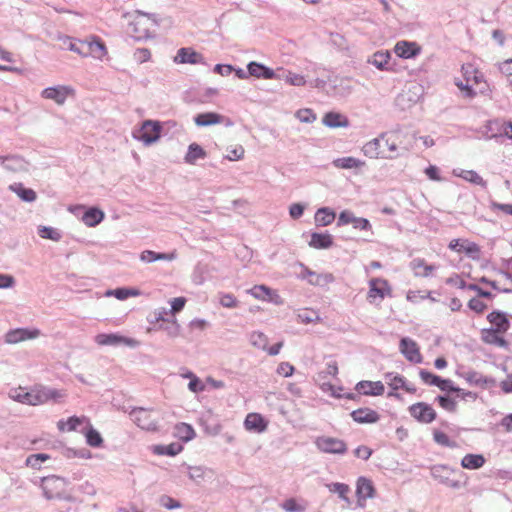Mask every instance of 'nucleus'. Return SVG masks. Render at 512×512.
I'll return each instance as SVG.
<instances>
[{
    "instance_id": "obj_1",
    "label": "nucleus",
    "mask_w": 512,
    "mask_h": 512,
    "mask_svg": "<svg viewBox=\"0 0 512 512\" xmlns=\"http://www.w3.org/2000/svg\"><path fill=\"white\" fill-rule=\"evenodd\" d=\"M362 151L365 156L375 159H394L399 155L397 143L388 133H382L379 137L367 142Z\"/></svg>"
},
{
    "instance_id": "obj_2",
    "label": "nucleus",
    "mask_w": 512,
    "mask_h": 512,
    "mask_svg": "<svg viewBox=\"0 0 512 512\" xmlns=\"http://www.w3.org/2000/svg\"><path fill=\"white\" fill-rule=\"evenodd\" d=\"M430 474L439 483L453 489H460L467 484V477L462 471H455L446 465L432 466Z\"/></svg>"
},
{
    "instance_id": "obj_3",
    "label": "nucleus",
    "mask_w": 512,
    "mask_h": 512,
    "mask_svg": "<svg viewBox=\"0 0 512 512\" xmlns=\"http://www.w3.org/2000/svg\"><path fill=\"white\" fill-rule=\"evenodd\" d=\"M156 20L147 13L137 11L133 21L129 24V32L136 40L147 39L152 36Z\"/></svg>"
},
{
    "instance_id": "obj_4",
    "label": "nucleus",
    "mask_w": 512,
    "mask_h": 512,
    "mask_svg": "<svg viewBox=\"0 0 512 512\" xmlns=\"http://www.w3.org/2000/svg\"><path fill=\"white\" fill-rule=\"evenodd\" d=\"M39 485L43 491V496L47 500L63 499L67 481L65 478L56 475H50L41 477L39 479Z\"/></svg>"
},
{
    "instance_id": "obj_5",
    "label": "nucleus",
    "mask_w": 512,
    "mask_h": 512,
    "mask_svg": "<svg viewBox=\"0 0 512 512\" xmlns=\"http://www.w3.org/2000/svg\"><path fill=\"white\" fill-rule=\"evenodd\" d=\"M34 406L42 405L48 402L61 403L66 397L65 390L55 389L42 384L32 386Z\"/></svg>"
},
{
    "instance_id": "obj_6",
    "label": "nucleus",
    "mask_w": 512,
    "mask_h": 512,
    "mask_svg": "<svg viewBox=\"0 0 512 512\" xmlns=\"http://www.w3.org/2000/svg\"><path fill=\"white\" fill-rule=\"evenodd\" d=\"M162 127L158 121L146 120L141 128L133 133L135 139L151 145L160 138Z\"/></svg>"
},
{
    "instance_id": "obj_7",
    "label": "nucleus",
    "mask_w": 512,
    "mask_h": 512,
    "mask_svg": "<svg viewBox=\"0 0 512 512\" xmlns=\"http://www.w3.org/2000/svg\"><path fill=\"white\" fill-rule=\"evenodd\" d=\"M95 342L100 346H128L135 348L139 345V341L134 338L122 336L117 333H100L95 336Z\"/></svg>"
},
{
    "instance_id": "obj_8",
    "label": "nucleus",
    "mask_w": 512,
    "mask_h": 512,
    "mask_svg": "<svg viewBox=\"0 0 512 512\" xmlns=\"http://www.w3.org/2000/svg\"><path fill=\"white\" fill-rule=\"evenodd\" d=\"M315 445L323 453L343 455L347 452L346 443L338 438L321 436L315 440Z\"/></svg>"
},
{
    "instance_id": "obj_9",
    "label": "nucleus",
    "mask_w": 512,
    "mask_h": 512,
    "mask_svg": "<svg viewBox=\"0 0 512 512\" xmlns=\"http://www.w3.org/2000/svg\"><path fill=\"white\" fill-rule=\"evenodd\" d=\"M408 411L416 421L423 424H429L437 417L436 411L426 402L412 404L409 406Z\"/></svg>"
},
{
    "instance_id": "obj_10",
    "label": "nucleus",
    "mask_w": 512,
    "mask_h": 512,
    "mask_svg": "<svg viewBox=\"0 0 512 512\" xmlns=\"http://www.w3.org/2000/svg\"><path fill=\"white\" fill-rule=\"evenodd\" d=\"M194 123L198 127H207L222 123H224L225 126H231L233 124L229 118L216 112L199 113L194 117Z\"/></svg>"
},
{
    "instance_id": "obj_11",
    "label": "nucleus",
    "mask_w": 512,
    "mask_h": 512,
    "mask_svg": "<svg viewBox=\"0 0 512 512\" xmlns=\"http://www.w3.org/2000/svg\"><path fill=\"white\" fill-rule=\"evenodd\" d=\"M400 352L404 355V357L412 362V363H421L422 362V355L420 353L419 347L417 343L408 338L404 337L400 340L399 344Z\"/></svg>"
},
{
    "instance_id": "obj_12",
    "label": "nucleus",
    "mask_w": 512,
    "mask_h": 512,
    "mask_svg": "<svg viewBox=\"0 0 512 512\" xmlns=\"http://www.w3.org/2000/svg\"><path fill=\"white\" fill-rule=\"evenodd\" d=\"M248 74L259 79H278L281 80L280 73L274 71L273 69L265 66L262 63L251 61L247 64Z\"/></svg>"
},
{
    "instance_id": "obj_13",
    "label": "nucleus",
    "mask_w": 512,
    "mask_h": 512,
    "mask_svg": "<svg viewBox=\"0 0 512 512\" xmlns=\"http://www.w3.org/2000/svg\"><path fill=\"white\" fill-rule=\"evenodd\" d=\"M39 335L40 330L38 329L16 328L5 334V342L9 344H16L21 341L35 339Z\"/></svg>"
},
{
    "instance_id": "obj_14",
    "label": "nucleus",
    "mask_w": 512,
    "mask_h": 512,
    "mask_svg": "<svg viewBox=\"0 0 512 512\" xmlns=\"http://www.w3.org/2000/svg\"><path fill=\"white\" fill-rule=\"evenodd\" d=\"M131 415L135 423L142 429L154 431L157 429V422L151 418L150 411L145 408L138 407L132 410Z\"/></svg>"
},
{
    "instance_id": "obj_15",
    "label": "nucleus",
    "mask_w": 512,
    "mask_h": 512,
    "mask_svg": "<svg viewBox=\"0 0 512 512\" xmlns=\"http://www.w3.org/2000/svg\"><path fill=\"white\" fill-rule=\"evenodd\" d=\"M396 55L403 59H412L421 53V47L416 42L398 41L394 47Z\"/></svg>"
},
{
    "instance_id": "obj_16",
    "label": "nucleus",
    "mask_w": 512,
    "mask_h": 512,
    "mask_svg": "<svg viewBox=\"0 0 512 512\" xmlns=\"http://www.w3.org/2000/svg\"><path fill=\"white\" fill-rule=\"evenodd\" d=\"M70 92H72V89L69 87L59 85L45 88L41 92V96L45 99L53 100L58 105H62L65 103Z\"/></svg>"
},
{
    "instance_id": "obj_17",
    "label": "nucleus",
    "mask_w": 512,
    "mask_h": 512,
    "mask_svg": "<svg viewBox=\"0 0 512 512\" xmlns=\"http://www.w3.org/2000/svg\"><path fill=\"white\" fill-rule=\"evenodd\" d=\"M302 268L301 278L308 279V282L314 286H323L325 284L331 283L334 281V277L330 273L318 274L303 264H300Z\"/></svg>"
},
{
    "instance_id": "obj_18",
    "label": "nucleus",
    "mask_w": 512,
    "mask_h": 512,
    "mask_svg": "<svg viewBox=\"0 0 512 512\" xmlns=\"http://www.w3.org/2000/svg\"><path fill=\"white\" fill-rule=\"evenodd\" d=\"M374 486L372 482L365 478V477H359L357 480V487H356V495L358 498V505L361 507L365 506V501L368 498H372L374 496Z\"/></svg>"
},
{
    "instance_id": "obj_19",
    "label": "nucleus",
    "mask_w": 512,
    "mask_h": 512,
    "mask_svg": "<svg viewBox=\"0 0 512 512\" xmlns=\"http://www.w3.org/2000/svg\"><path fill=\"white\" fill-rule=\"evenodd\" d=\"M351 418L359 424H373L379 421L380 415L377 411L364 407L358 408L350 413Z\"/></svg>"
},
{
    "instance_id": "obj_20",
    "label": "nucleus",
    "mask_w": 512,
    "mask_h": 512,
    "mask_svg": "<svg viewBox=\"0 0 512 512\" xmlns=\"http://www.w3.org/2000/svg\"><path fill=\"white\" fill-rule=\"evenodd\" d=\"M355 390L363 395L380 396L384 393L385 387L381 381L362 380L356 384Z\"/></svg>"
},
{
    "instance_id": "obj_21",
    "label": "nucleus",
    "mask_w": 512,
    "mask_h": 512,
    "mask_svg": "<svg viewBox=\"0 0 512 512\" xmlns=\"http://www.w3.org/2000/svg\"><path fill=\"white\" fill-rule=\"evenodd\" d=\"M86 57L91 56L95 59H102L107 54L104 42L96 36L92 40H85Z\"/></svg>"
},
{
    "instance_id": "obj_22",
    "label": "nucleus",
    "mask_w": 512,
    "mask_h": 512,
    "mask_svg": "<svg viewBox=\"0 0 512 512\" xmlns=\"http://www.w3.org/2000/svg\"><path fill=\"white\" fill-rule=\"evenodd\" d=\"M174 62L181 64L205 63L202 54L196 52L192 48L187 47H183L178 50L177 55L174 58Z\"/></svg>"
},
{
    "instance_id": "obj_23",
    "label": "nucleus",
    "mask_w": 512,
    "mask_h": 512,
    "mask_svg": "<svg viewBox=\"0 0 512 512\" xmlns=\"http://www.w3.org/2000/svg\"><path fill=\"white\" fill-rule=\"evenodd\" d=\"M487 320L492 324V327L490 329L500 331V332H507L510 328V321L507 318L506 313L494 310L491 313L487 315Z\"/></svg>"
},
{
    "instance_id": "obj_24",
    "label": "nucleus",
    "mask_w": 512,
    "mask_h": 512,
    "mask_svg": "<svg viewBox=\"0 0 512 512\" xmlns=\"http://www.w3.org/2000/svg\"><path fill=\"white\" fill-rule=\"evenodd\" d=\"M503 333L504 332L484 328L481 330V340L486 344L507 348L508 342L500 335Z\"/></svg>"
},
{
    "instance_id": "obj_25",
    "label": "nucleus",
    "mask_w": 512,
    "mask_h": 512,
    "mask_svg": "<svg viewBox=\"0 0 512 512\" xmlns=\"http://www.w3.org/2000/svg\"><path fill=\"white\" fill-rule=\"evenodd\" d=\"M391 54L389 51H377L371 57L368 58L367 62L375 66L380 71H390Z\"/></svg>"
},
{
    "instance_id": "obj_26",
    "label": "nucleus",
    "mask_w": 512,
    "mask_h": 512,
    "mask_svg": "<svg viewBox=\"0 0 512 512\" xmlns=\"http://www.w3.org/2000/svg\"><path fill=\"white\" fill-rule=\"evenodd\" d=\"M248 293H250L254 298L259 300H269L276 304L279 303V295L265 285H255L248 291Z\"/></svg>"
},
{
    "instance_id": "obj_27",
    "label": "nucleus",
    "mask_w": 512,
    "mask_h": 512,
    "mask_svg": "<svg viewBox=\"0 0 512 512\" xmlns=\"http://www.w3.org/2000/svg\"><path fill=\"white\" fill-rule=\"evenodd\" d=\"M409 266L416 277H429L437 269L435 265L427 264L423 258L413 259Z\"/></svg>"
},
{
    "instance_id": "obj_28",
    "label": "nucleus",
    "mask_w": 512,
    "mask_h": 512,
    "mask_svg": "<svg viewBox=\"0 0 512 512\" xmlns=\"http://www.w3.org/2000/svg\"><path fill=\"white\" fill-rule=\"evenodd\" d=\"M244 426L248 431L263 432L267 428V422L258 413H249L244 421Z\"/></svg>"
},
{
    "instance_id": "obj_29",
    "label": "nucleus",
    "mask_w": 512,
    "mask_h": 512,
    "mask_svg": "<svg viewBox=\"0 0 512 512\" xmlns=\"http://www.w3.org/2000/svg\"><path fill=\"white\" fill-rule=\"evenodd\" d=\"M322 122L324 125L330 128H346L349 126L348 118L338 112H328L324 115Z\"/></svg>"
},
{
    "instance_id": "obj_30",
    "label": "nucleus",
    "mask_w": 512,
    "mask_h": 512,
    "mask_svg": "<svg viewBox=\"0 0 512 512\" xmlns=\"http://www.w3.org/2000/svg\"><path fill=\"white\" fill-rule=\"evenodd\" d=\"M105 217L104 212L96 207L88 208L82 215V221L88 227H95L103 221Z\"/></svg>"
},
{
    "instance_id": "obj_31",
    "label": "nucleus",
    "mask_w": 512,
    "mask_h": 512,
    "mask_svg": "<svg viewBox=\"0 0 512 512\" xmlns=\"http://www.w3.org/2000/svg\"><path fill=\"white\" fill-rule=\"evenodd\" d=\"M332 245L333 238L329 233L313 232L311 234V239L309 241L310 247H313L315 249H327L330 248Z\"/></svg>"
},
{
    "instance_id": "obj_32",
    "label": "nucleus",
    "mask_w": 512,
    "mask_h": 512,
    "mask_svg": "<svg viewBox=\"0 0 512 512\" xmlns=\"http://www.w3.org/2000/svg\"><path fill=\"white\" fill-rule=\"evenodd\" d=\"M336 214L329 207L319 208L315 213V224L316 226H328L335 220Z\"/></svg>"
},
{
    "instance_id": "obj_33",
    "label": "nucleus",
    "mask_w": 512,
    "mask_h": 512,
    "mask_svg": "<svg viewBox=\"0 0 512 512\" xmlns=\"http://www.w3.org/2000/svg\"><path fill=\"white\" fill-rule=\"evenodd\" d=\"M485 462L482 454H466L461 460V466L465 469L476 470L481 468Z\"/></svg>"
},
{
    "instance_id": "obj_34",
    "label": "nucleus",
    "mask_w": 512,
    "mask_h": 512,
    "mask_svg": "<svg viewBox=\"0 0 512 512\" xmlns=\"http://www.w3.org/2000/svg\"><path fill=\"white\" fill-rule=\"evenodd\" d=\"M206 151L197 143H192L188 147V151L185 155V162L188 164H194L198 159H204L206 157Z\"/></svg>"
},
{
    "instance_id": "obj_35",
    "label": "nucleus",
    "mask_w": 512,
    "mask_h": 512,
    "mask_svg": "<svg viewBox=\"0 0 512 512\" xmlns=\"http://www.w3.org/2000/svg\"><path fill=\"white\" fill-rule=\"evenodd\" d=\"M10 397L19 403L34 406L32 387L29 391L19 387L10 393Z\"/></svg>"
},
{
    "instance_id": "obj_36",
    "label": "nucleus",
    "mask_w": 512,
    "mask_h": 512,
    "mask_svg": "<svg viewBox=\"0 0 512 512\" xmlns=\"http://www.w3.org/2000/svg\"><path fill=\"white\" fill-rule=\"evenodd\" d=\"M369 286H370V289H369L368 296L370 298H375L376 296H378L380 298H384V296H385L384 288L388 287V282L384 279L374 278V279L370 280Z\"/></svg>"
},
{
    "instance_id": "obj_37",
    "label": "nucleus",
    "mask_w": 512,
    "mask_h": 512,
    "mask_svg": "<svg viewBox=\"0 0 512 512\" xmlns=\"http://www.w3.org/2000/svg\"><path fill=\"white\" fill-rule=\"evenodd\" d=\"M11 189L24 202H33L36 200V192L31 188L24 187L21 183L12 185Z\"/></svg>"
},
{
    "instance_id": "obj_38",
    "label": "nucleus",
    "mask_w": 512,
    "mask_h": 512,
    "mask_svg": "<svg viewBox=\"0 0 512 512\" xmlns=\"http://www.w3.org/2000/svg\"><path fill=\"white\" fill-rule=\"evenodd\" d=\"M174 257L173 253H158L152 250H145L140 255V259L146 263H152L158 260H172Z\"/></svg>"
},
{
    "instance_id": "obj_39",
    "label": "nucleus",
    "mask_w": 512,
    "mask_h": 512,
    "mask_svg": "<svg viewBox=\"0 0 512 512\" xmlns=\"http://www.w3.org/2000/svg\"><path fill=\"white\" fill-rule=\"evenodd\" d=\"M455 175L483 188L487 186V182L474 170H461L460 173H455Z\"/></svg>"
},
{
    "instance_id": "obj_40",
    "label": "nucleus",
    "mask_w": 512,
    "mask_h": 512,
    "mask_svg": "<svg viewBox=\"0 0 512 512\" xmlns=\"http://www.w3.org/2000/svg\"><path fill=\"white\" fill-rule=\"evenodd\" d=\"M278 73H280L281 79H284L290 85L303 86L306 83V80L303 75L292 73L290 71H285L283 69H279Z\"/></svg>"
},
{
    "instance_id": "obj_41",
    "label": "nucleus",
    "mask_w": 512,
    "mask_h": 512,
    "mask_svg": "<svg viewBox=\"0 0 512 512\" xmlns=\"http://www.w3.org/2000/svg\"><path fill=\"white\" fill-rule=\"evenodd\" d=\"M334 166L341 169H352L361 167L364 163L354 157H342L334 160Z\"/></svg>"
},
{
    "instance_id": "obj_42",
    "label": "nucleus",
    "mask_w": 512,
    "mask_h": 512,
    "mask_svg": "<svg viewBox=\"0 0 512 512\" xmlns=\"http://www.w3.org/2000/svg\"><path fill=\"white\" fill-rule=\"evenodd\" d=\"M182 451V446L179 443H171L169 445H158L155 447L154 452L158 455L175 456Z\"/></svg>"
},
{
    "instance_id": "obj_43",
    "label": "nucleus",
    "mask_w": 512,
    "mask_h": 512,
    "mask_svg": "<svg viewBox=\"0 0 512 512\" xmlns=\"http://www.w3.org/2000/svg\"><path fill=\"white\" fill-rule=\"evenodd\" d=\"M327 487L330 492L337 493L342 500L346 501L347 503L350 502L347 496L350 491V487L347 484L335 482L327 484Z\"/></svg>"
},
{
    "instance_id": "obj_44",
    "label": "nucleus",
    "mask_w": 512,
    "mask_h": 512,
    "mask_svg": "<svg viewBox=\"0 0 512 512\" xmlns=\"http://www.w3.org/2000/svg\"><path fill=\"white\" fill-rule=\"evenodd\" d=\"M384 377L387 384L395 391L402 389L406 380L402 375H399L395 372H387Z\"/></svg>"
},
{
    "instance_id": "obj_45",
    "label": "nucleus",
    "mask_w": 512,
    "mask_h": 512,
    "mask_svg": "<svg viewBox=\"0 0 512 512\" xmlns=\"http://www.w3.org/2000/svg\"><path fill=\"white\" fill-rule=\"evenodd\" d=\"M250 343L258 349L266 350L268 346V337L262 332L255 331L250 335Z\"/></svg>"
},
{
    "instance_id": "obj_46",
    "label": "nucleus",
    "mask_w": 512,
    "mask_h": 512,
    "mask_svg": "<svg viewBox=\"0 0 512 512\" xmlns=\"http://www.w3.org/2000/svg\"><path fill=\"white\" fill-rule=\"evenodd\" d=\"M86 442L91 447H100L103 443V438L101 434L90 426V428L85 433Z\"/></svg>"
},
{
    "instance_id": "obj_47",
    "label": "nucleus",
    "mask_w": 512,
    "mask_h": 512,
    "mask_svg": "<svg viewBox=\"0 0 512 512\" xmlns=\"http://www.w3.org/2000/svg\"><path fill=\"white\" fill-rule=\"evenodd\" d=\"M48 459H50V455L45 454V453L32 454L27 457L25 464L28 467H31L34 469H39L41 466V463Z\"/></svg>"
},
{
    "instance_id": "obj_48",
    "label": "nucleus",
    "mask_w": 512,
    "mask_h": 512,
    "mask_svg": "<svg viewBox=\"0 0 512 512\" xmlns=\"http://www.w3.org/2000/svg\"><path fill=\"white\" fill-rule=\"evenodd\" d=\"M38 234L43 239H50L53 241H59L61 239V233L52 227L40 226Z\"/></svg>"
},
{
    "instance_id": "obj_49",
    "label": "nucleus",
    "mask_w": 512,
    "mask_h": 512,
    "mask_svg": "<svg viewBox=\"0 0 512 512\" xmlns=\"http://www.w3.org/2000/svg\"><path fill=\"white\" fill-rule=\"evenodd\" d=\"M435 401L448 412H455L457 409V402L447 395H438Z\"/></svg>"
},
{
    "instance_id": "obj_50",
    "label": "nucleus",
    "mask_w": 512,
    "mask_h": 512,
    "mask_svg": "<svg viewBox=\"0 0 512 512\" xmlns=\"http://www.w3.org/2000/svg\"><path fill=\"white\" fill-rule=\"evenodd\" d=\"M64 44H67V47L70 51H73L83 57H86L85 40L84 41H74L73 39L67 37L64 40Z\"/></svg>"
},
{
    "instance_id": "obj_51",
    "label": "nucleus",
    "mask_w": 512,
    "mask_h": 512,
    "mask_svg": "<svg viewBox=\"0 0 512 512\" xmlns=\"http://www.w3.org/2000/svg\"><path fill=\"white\" fill-rule=\"evenodd\" d=\"M494 125L498 127L500 136H506L507 138L512 139V123L511 122L499 123L498 121H493V122H490L489 129L493 130Z\"/></svg>"
},
{
    "instance_id": "obj_52",
    "label": "nucleus",
    "mask_w": 512,
    "mask_h": 512,
    "mask_svg": "<svg viewBox=\"0 0 512 512\" xmlns=\"http://www.w3.org/2000/svg\"><path fill=\"white\" fill-rule=\"evenodd\" d=\"M433 440L437 444L444 446V447H450V448L456 447V443L454 441L450 440L448 435L440 430H434Z\"/></svg>"
},
{
    "instance_id": "obj_53",
    "label": "nucleus",
    "mask_w": 512,
    "mask_h": 512,
    "mask_svg": "<svg viewBox=\"0 0 512 512\" xmlns=\"http://www.w3.org/2000/svg\"><path fill=\"white\" fill-rule=\"evenodd\" d=\"M465 379L468 383L478 385V386H485L490 382L489 379L486 377H483L480 373L476 371H469L466 373Z\"/></svg>"
},
{
    "instance_id": "obj_54",
    "label": "nucleus",
    "mask_w": 512,
    "mask_h": 512,
    "mask_svg": "<svg viewBox=\"0 0 512 512\" xmlns=\"http://www.w3.org/2000/svg\"><path fill=\"white\" fill-rule=\"evenodd\" d=\"M218 297L219 303L225 308H236L238 306V300L231 293L220 292Z\"/></svg>"
},
{
    "instance_id": "obj_55",
    "label": "nucleus",
    "mask_w": 512,
    "mask_h": 512,
    "mask_svg": "<svg viewBox=\"0 0 512 512\" xmlns=\"http://www.w3.org/2000/svg\"><path fill=\"white\" fill-rule=\"evenodd\" d=\"M419 376L425 384L437 386V387L439 385V381L441 378L440 376L435 375L432 372L425 370V369H421L419 371Z\"/></svg>"
},
{
    "instance_id": "obj_56",
    "label": "nucleus",
    "mask_w": 512,
    "mask_h": 512,
    "mask_svg": "<svg viewBox=\"0 0 512 512\" xmlns=\"http://www.w3.org/2000/svg\"><path fill=\"white\" fill-rule=\"evenodd\" d=\"M159 504H160V506H162L168 510L178 509V508L182 507L181 503L178 500H175L174 498H172L168 495L160 496Z\"/></svg>"
},
{
    "instance_id": "obj_57",
    "label": "nucleus",
    "mask_w": 512,
    "mask_h": 512,
    "mask_svg": "<svg viewBox=\"0 0 512 512\" xmlns=\"http://www.w3.org/2000/svg\"><path fill=\"white\" fill-rule=\"evenodd\" d=\"M160 328L163 329L167 335L172 338L177 337L180 332V326L175 320L172 322H165V324H162Z\"/></svg>"
},
{
    "instance_id": "obj_58",
    "label": "nucleus",
    "mask_w": 512,
    "mask_h": 512,
    "mask_svg": "<svg viewBox=\"0 0 512 512\" xmlns=\"http://www.w3.org/2000/svg\"><path fill=\"white\" fill-rule=\"evenodd\" d=\"M178 431H179V433L182 434L181 438L185 441H189L195 437V431L192 428V426L189 424L181 423L178 426Z\"/></svg>"
},
{
    "instance_id": "obj_59",
    "label": "nucleus",
    "mask_w": 512,
    "mask_h": 512,
    "mask_svg": "<svg viewBox=\"0 0 512 512\" xmlns=\"http://www.w3.org/2000/svg\"><path fill=\"white\" fill-rule=\"evenodd\" d=\"M107 295H114L119 300H125L129 296L137 295V291L127 289V288H117L113 291H109Z\"/></svg>"
},
{
    "instance_id": "obj_60",
    "label": "nucleus",
    "mask_w": 512,
    "mask_h": 512,
    "mask_svg": "<svg viewBox=\"0 0 512 512\" xmlns=\"http://www.w3.org/2000/svg\"><path fill=\"white\" fill-rule=\"evenodd\" d=\"M355 215L353 212L349 210H344L339 214L337 220V226H344L347 224H352L354 222Z\"/></svg>"
},
{
    "instance_id": "obj_61",
    "label": "nucleus",
    "mask_w": 512,
    "mask_h": 512,
    "mask_svg": "<svg viewBox=\"0 0 512 512\" xmlns=\"http://www.w3.org/2000/svg\"><path fill=\"white\" fill-rule=\"evenodd\" d=\"M438 388L444 392H460V388L456 387L452 380L440 378Z\"/></svg>"
},
{
    "instance_id": "obj_62",
    "label": "nucleus",
    "mask_w": 512,
    "mask_h": 512,
    "mask_svg": "<svg viewBox=\"0 0 512 512\" xmlns=\"http://www.w3.org/2000/svg\"><path fill=\"white\" fill-rule=\"evenodd\" d=\"M468 308L472 311L480 314L483 313L487 309V305L481 301L479 298H472L468 302Z\"/></svg>"
},
{
    "instance_id": "obj_63",
    "label": "nucleus",
    "mask_w": 512,
    "mask_h": 512,
    "mask_svg": "<svg viewBox=\"0 0 512 512\" xmlns=\"http://www.w3.org/2000/svg\"><path fill=\"white\" fill-rule=\"evenodd\" d=\"M353 224V227L355 229H359V230H362V231H370L372 230V225L370 223V221L366 218H362V217H356L354 218V222L352 223Z\"/></svg>"
},
{
    "instance_id": "obj_64",
    "label": "nucleus",
    "mask_w": 512,
    "mask_h": 512,
    "mask_svg": "<svg viewBox=\"0 0 512 512\" xmlns=\"http://www.w3.org/2000/svg\"><path fill=\"white\" fill-rule=\"evenodd\" d=\"M282 507L287 512H302V511H304V507L301 506L300 504H298L296 502V500L293 498L286 500L283 503Z\"/></svg>"
}]
</instances>
